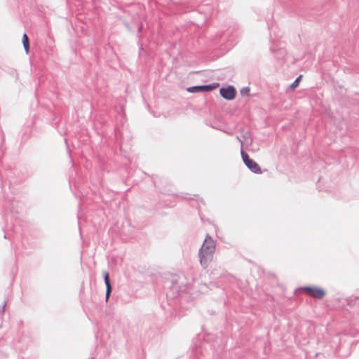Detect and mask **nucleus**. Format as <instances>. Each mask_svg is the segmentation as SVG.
I'll use <instances>...</instances> for the list:
<instances>
[{
	"mask_svg": "<svg viewBox=\"0 0 359 359\" xmlns=\"http://www.w3.org/2000/svg\"><path fill=\"white\" fill-rule=\"evenodd\" d=\"M215 251V243L209 235H207L203 244L199 250L201 264L204 267H207L208 264L212 259Z\"/></svg>",
	"mask_w": 359,
	"mask_h": 359,
	"instance_id": "1",
	"label": "nucleus"
},
{
	"mask_svg": "<svg viewBox=\"0 0 359 359\" xmlns=\"http://www.w3.org/2000/svg\"><path fill=\"white\" fill-rule=\"evenodd\" d=\"M300 290L316 299H322L325 294V292L323 288L314 286L303 287L300 288Z\"/></svg>",
	"mask_w": 359,
	"mask_h": 359,
	"instance_id": "2",
	"label": "nucleus"
},
{
	"mask_svg": "<svg viewBox=\"0 0 359 359\" xmlns=\"http://www.w3.org/2000/svg\"><path fill=\"white\" fill-rule=\"evenodd\" d=\"M241 156L243 162L252 172L258 174L262 173V170L259 165L255 161L251 159L247 153L242 151Z\"/></svg>",
	"mask_w": 359,
	"mask_h": 359,
	"instance_id": "3",
	"label": "nucleus"
},
{
	"mask_svg": "<svg viewBox=\"0 0 359 359\" xmlns=\"http://www.w3.org/2000/svg\"><path fill=\"white\" fill-rule=\"evenodd\" d=\"M219 83H214L210 85L193 86V87L188 88L187 91L189 93H196L202 92V91L208 92V91H211L212 90L216 89L217 88L219 87Z\"/></svg>",
	"mask_w": 359,
	"mask_h": 359,
	"instance_id": "4",
	"label": "nucleus"
},
{
	"mask_svg": "<svg viewBox=\"0 0 359 359\" xmlns=\"http://www.w3.org/2000/svg\"><path fill=\"white\" fill-rule=\"evenodd\" d=\"M221 96L228 100H232L236 95V90L232 86H229L226 88H222L219 90Z\"/></svg>",
	"mask_w": 359,
	"mask_h": 359,
	"instance_id": "5",
	"label": "nucleus"
},
{
	"mask_svg": "<svg viewBox=\"0 0 359 359\" xmlns=\"http://www.w3.org/2000/svg\"><path fill=\"white\" fill-rule=\"evenodd\" d=\"M103 276H104V282H105V284L107 286L106 300L107 301L109 297V295L111 292V285L110 280H109V273L105 271L103 273Z\"/></svg>",
	"mask_w": 359,
	"mask_h": 359,
	"instance_id": "6",
	"label": "nucleus"
},
{
	"mask_svg": "<svg viewBox=\"0 0 359 359\" xmlns=\"http://www.w3.org/2000/svg\"><path fill=\"white\" fill-rule=\"evenodd\" d=\"M22 44L26 53H28L29 50V38L26 34H24L22 36Z\"/></svg>",
	"mask_w": 359,
	"mask_h": 359,
	"instance_id": "7",
	"label": "nucleus"
},
{
	"mask_svg": "<svg viewBox=\"0 0 359 359\" xmlns=\"http://www.w3.org/2000/svg\"><path fill=\"white\" fill-rule=\"evenodd\" d=\"M302 77V75H300V76H298V77L296 79V80H295V81L292 83V85H291V86H290L292 89H294V88H296L299 86V82H300V80H301Z\"/></svg>",
	"mask_w": 359,
	"mask_h": 359,
	"instance_id": "8",
	"label": "nucleus"
}]
</instances>
